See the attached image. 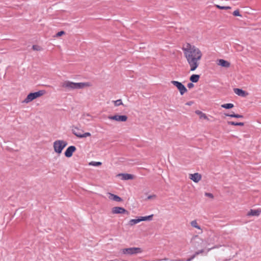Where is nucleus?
<instances>
[{"mask_svg": "<svg viewBox=\"0 0 261 261\" xmlns=\"http://www.w3.org/2000/svg\"><path fill=\"white\" fill-rule=\"evenodd\" d=\"M182 50L190 67V70H195L198 67L199 61L202 56L201 51L198 48L190 43H187L186 47L182 48Z\"/></svg>", "mask_w": 261, "mask_h": 261, "instance_id": "1", "label": "nucleus"}, {"mask_svg": "<svg viewBox=\"0 0 261 261\" xmlns=\"http://www.w3.org/2000/svg\"><path fill=\"white\" fill-rule=\"evenodd\" d=\"M89 86L88 83H74L69 81H66L62 83V87L67 91L81 89Z\"/></svg>", "mask_w": 261, "mask_h": 261, "instance_id": "2", "label": "nucleus"}, {"mask_svg": "<svg viewBox=\"0 0 261 261\" xmlns=\"http://www.w3.org/2000/svg\"><path fill=\"white\" fill-rule=\"evenodd\" d=\"M67 143L66 141L61 140H58L55 141L53 144V147L55 151L60 154L63 149L67 146Z\"/></svg>", "mask_w": 261, "mask_h": 261, "instance_id": "3", "label": "nucleus"}, {"mask_svg": "<svg viewBox=\"0 0 261 261\" xmlns=\"http://www.w3.org/2000/svg\"><path fill=\"white\" fill-rule=\"evenodd\" d=\"M71 131L74 135L80 138H86L91 135L89 132L83 133V130L80 129L78 127L74 125L71 127Z\"/></svg>", "mask_w": 261, "mask_h": 261, "instance_id": "4", "label": "nucleus"}, {"mask_svg": "<svg viewBox=\"0 0 261 261\" xmlns=\"http://www.w3.org/2000/svg\"><path fill=\"white\" fill-rule=\"evenodd\" d=\"M46 93L45 90H39L37 92L29 93L23 102L29 103L34 99L43 95Z\"/></svg>", "mask_w": 261, "mask_h": 261, "instance_id": "5", "label": "nucleus"}, {"mask_svg": "<svg viewBox=\"0 0 261 261\" xmlns=\"http://www.w3.org/2000/svg\"><path fill=\"white\" fill-rule=\"evenodd\" d=\"M120 252L125 255H134L142 252V249L139 247H130L123 248L120 250Z\"/></svg>", "mask_w": 261, "mask_h": 261, "instance_id": "6", "label": "nucleus"}, {"mask_svg": "<svg viewBox=\"0 0 261 261\" xmlns=\"http://www.w3.org/2000/svg\"><path fill=\"white\" fill-rule=\"evenodd\" d=\"M194 246L196 248H198L199 247H205L206 244H210V243H208L207 241H204L202 239L196 236L194 239L193 241Z\"/></svg>", "mask_w": 261, "mask_h": 261, "instance_id": "7", "label": "nucleus"}, {"mask_svg": "<svg viewBox=\"0 0 261 261\" xmlns=\"http://www.w3.org/2000/svg\"><path fill=\"white\" fill-rule=\"evenodd\" d=\"M171 83L177 87L179 91L180 94L182 95L184 93L187 92V89L186 87L180 82L176 81H171Z\"/></svg>", "mask_w": 261, "mask_h": 261, "instance_id": "8", "label": "nucleus"}, {"mask_svg": "<svg viewBox=\"0 0 261 261\" xmlns=\"http://www.w3.org/2000/svg\"><path fill=\"white\" fill-rule=\"evenodd\" d=\"M108 118L110 120H115L118 122H125L127 120V117L126 115H119L118 114L114 116H109Z\"/></svg>", "mask_w": 261, "mask_h": 261, "instance_id": "9", "label": "nucleus"}, {"mask_svg": "<svg viewBox=\"0 0 261 261\" xmlns=\"http://www.w3.org/2000/svg\"><path fill=\"white\" fill-rule=\"evenodd\" d=\"M112 213L114 214H126L129 215V212L122 207L115 206L112 208Z\"/></svg>", "mask_w": 261, "mask_h": 261, "instance_id": "10", "label": "nucleus"}, {"mask_svg": "<svg viewBox=\"0 0 261 261\" xmlns=\"http://www.w3.org/2000/svg\"><path fill=\"white\" fill-rule=\"evenodd\" d=\"M76 150V147L74 146H70L64 152L65 156L67 158L72 156L73 153Z\"/></svg>", "mask_w": 261, "mask_h": 261, "instance_id": "11", "label": "nucleus"}, {"mask_svg": "<svg viewBox=\"0 0 261 261\" xmlns=\"http://www.w3.org/2000/svg\"><path fill=\"white\" fill-rule=\"evenodd\" d=\"M233 91L236 94L243 97H246L248 95V93L247 92L241 89L234 88Z\"/></svg>", "mask_w": 261, "mask_h": 261, "instance_id": "12", "label": "nucleus"}, {"mask_svg": "<svg viewBox=\"0 0 261 261\" xmlns=\"http://www.w3.org/2000/svg\"><path fill=\"white\" fill-rule=\"evenodd\" d=\"M190 178L195 182H198L201 179V175L198 173L190 174Z\"/></svg>", "mask_w": 261, "mask_h": 261, "instance_id": "13", "label": "nucleus"}, {"mask_svg": "<svg viewBox=\"0 0 261 261\" xmlns=\"http://www.w3.org/2000/svg\"><path fill=\"white\" fill-rule=\"evenodd\" d=\"M218 65L223 67L228 68L230 67V64L229 62L223 59H219L218 60Z\"/></svg>", "mask_w": 261, "mask_h": 261, "instance_id": "14", "label": "nucleus"}, {"mask_svg": "<svg viewBox=\"0 0 261 261\" xmlns=\"http://www.w3.org/2000/svg\"><path fill=\"white\" fill-rule=\"evenodd\" d=\"M109 199L112 200L117 201V202H121L123 200L121 197H120L119 196H118L116 195H115L114 194L109 193Z\"/></svg>", "mask_w": 261, "mask_h": 261, "instance_id": "15", "label": "nucleus"}, {"mask_svg": "<svg viewBox=\"0 0 261 261\" xmlns=\"http://www.w3.org/2000/svg\"><path fill=\"white\" fill-rule=\"evenodd\" d=\"M118 176H121L122 180L133 179L134 176L132 174L128 173H120L118 175Z\"/></svg>", "mask_w": 261, "mask_h": 261, "instance_id": "16", "label": "nucleus"}, {"mask_svg": "<svg viewBox=\"0 0 261 261\" xmlns=\"http://www.w3.org/2000/svg\"><path fill=\"white\" fill-rule=\"evenodd\" d=\"M260 211L258 210H251L248 213V216H258L260 214Z\"/></svg>", "mask_w": 261, "mask_h": 261, "instance_id": "17", "label": "nucleus"}, {"mask_svg": "<svg viewBox=\"0 0 261 261\" xmlns=\"http://www.w3.org/2000/svg\"><path fill=\"white\" fill-rule=\"evenodd\" d=\"M200 78V75L198 74H192L190 77V80L192 83H196L198 81L199 79Z\"/></svg>", "mask_w": 261, "mask_h": 261, "instance_id": "18", "label": "nucleus"}, {"mask_svg": "<svg viewBox=\"0 0 261 261\" xmlns=\"http://www.w3.org/2000/svg\"><path fill=\"white\" fill-rule=\"evenodd\" d=\"M141 221V220L140 217H138L137 219H131L129 221V225H130V226H133V225H135L136 224H137V223H139Z\"/></svg>", "mask_w": 261, "mask_h": 261, "instance_id": "19", "label": "nucleus"}, {"mask_svg": "<svg viewBox=\"0 0 261 261\" xmlns=\"http://www.w3.org/2000/svg\"><path fill=\"white\" fill-rule=\"evenodd\" d=\"M195 113L199 115L200 118L208 119L207 117L206 116V115L199 110H196L195 111Z\"/></svg>", "mask_w": 261, "mask_h": 261, "instance_id": "20", "label": "nucleus"}, {"mask_svg": "<svg viewBox=\"0 0 261 261\" xmlns=\"http://www.w3.org/2000/svg\"><path fill=\"white\" fill-rule=\"evenodd\" d=\"M221 107L223 108L226 109H229L232 108L234 106L232 103H225L221 105Z\"/></svg>", "mask_w": 261, "mask_h": 261, "instance_id": "21", "label": "nucleus"}, {"mask_svg": "<svg viewBox=\"0 0 261 261\" xmlns=\"http://www.w3.org/2000/svg\"><path fill=\"white\" fill-rule=\"evenodd\" d=\"M228 124L231 125L236 126H243L244 125L243 122H234L233 121H228Z\"/></svg>", "mask_w": 261, "mask_h": 261, "instance_id": "22", "label": "nucleus"}, {"mask_svg": "<svg viewBox=\"0 0 261 261\" xmlns=\"http://www.w3.org/2000/svg\"><path fill=\"white\" fill-rule=\"evenodd\" d=\"M153 215H151L148 216H145V217H140L141 221H147V220H151L153 217Z\"/></svg>", "mask_w": 261, "mask_h": 261, "instance_id": "23", "label": "nucleus"}, {"mask_svg": "<svg viewBox=\"0 0 261 261\" xmlns=\"http://www.w3.org/2000/svg\"><path fill=\"white\" fill-rule=\"evenodd\" d=\"M191 225L193 227L196 228L198 229H201L200 226L198 225L197 221L196 220H193L191 221Z\"/></svg>", "mask_w": 261, "mask_h": 261, "instance_id": "24", "label": "nucleus"}, {"mask_svg": "<svg viewBox=\"0 0 261 261\" xmlns=\"http://www.w3.org/2000/svg\"><path fill=\"white\" fill-rule=\"evenodd\" d=\"M114 106L115 107L119 106L120 105H123L121 99H118L115 101H113Z\"/></svg>", "mask_w": 261, "mask_h": 261, "instance_id": "25", "label": "nucleus"}, {"mask_svg": "<svg viewBox=\"0 0 261 261\" xmlns=\"http://www.w3.org/2000/svg\"><path fill=\"white\" fill-rule=\"evenodd\" d=\"M89 165H91V166H100L102 163L101 162H91L89 163Z\"/></svg>", "mask_w": 261, "mask_h": 261, "instance_id": "26", "label": "nucleus"}, {"mask_svg": "<svg viewBox=\"0 0 261 261\" xmlns=\"http://www.w3.org/2000/svg\"><path fill=\"white\" fill-rule=\"evenodd\" d=\"M216 6L217 8H218L219 9H222V10H227V9H231V7H229V6H221L218 5H217Z\"/></svg>", "mask_w": 261, "mask_h": 261, "instance_id": "27", "label": "nucleus"}, {"mask_svg": "<svg viewBox=\"0 0 261 261\" xmlns=\"http://www.w3.org/2000/svg\"><path fill=\"white\" fill-rule=\"evenodd\" d=\"M32 48L34 50L40 51L42 49V48L37 45H33L32 46Z\"/></svg>", "mask_w": 261, "mask_h": 261, "instance_id": "28", "label": "nucleus"}, {"mask_svg": "<svg viewBox=\"0 0 261 261\" xmlns=\"http://www.w3.org/2000/svg\"><path fill=\"white\" fill-rule=\"evenodd\" d=\"M233 15L235 16H241L239 10H236L233 12Z\"/></svg>", "mask_w": 261, "mask_h": 261, "instance_id": "29", "label": "nucleus"}, {"mask_svg": "<svg viewBox=\"0 0 261 261\" xmlns=\"http://www.w3.org/2000/svg\"><path fill=\"white\" fill-rule=\"evenodd\" d=\"M65 34V32L64 31H60V32H59L57 34H56V36L57 37H60L62 35H63V34Z\"/></svg>", "mask_w": 261, "mask_h": 261, "instance_id": "30", "label": "nucleus"}, {"mask_svg": "<svg viewBox=\"0 0 261 261\" xmlns=\"http://www.w3.org/2000/svg\"><path fill=\"white\" fill-rule=\"evenodd\" d=\"M205 195L206 196L208 197L211 198H214L213 195L212 193H205Z\"/></svg>", "mask_w": 261, "mask_h": 261, "instance_id": "31", "label": "nucleus"}, {"mask_svg": "<svg viewBox=\"0 0 261 261\" xmlns=\"http://www.w3.org/2000/svg\"><path fill=\"white\" fill-rule=\"evenodd\" d=\"M194 86V85L192 83H189L187 85V87L189 89H191V88H193Z\"/></svg>", "mask_w": 261, "mask_h": 261, "instance_id": "32", "label": "nucleus"}, {"mask_svg": "<svg viewBox=\"0 0 261 261\" xmlns=\"http://www.w3.org/2000/svg\"><path fill=\"white\" fill-rule=\"evenodd\" d=\"M204 252V250L203 249H201V250H200L198 251H196L195 253V255L196 256V255H199V254L200 253H202Z\"/></svg>", "mask_w": 261, "mask_h": 261, "instance_id": "33", "label": "nucleus"}, {"mask_svg": "<svg viewBox=\"0 0 261 261\" xmlns=\"http://www.w3.org/2000/svg\"><path fill=\"white\" fill-rule=\"evenodd\" d=\"M156 197L155 195H149L147 197V200H149L152 199L153 198H155Z\"/></svg>", "mask_w": 261, "mask_h": 261, "instance_id": "34", "label": "nucleus"}, {"mask_svg": "<svg viewBox=\"0 0 261 261\" xmlns=\"http://www.w3.org/2000/svg\"><path fill=\"white\" fill-rule=\"evenodd\" d=\"M225 115L227 116H228V117H234V118L236 117V114H234V113L233 114H225Z\"/></svg>", "mask_w": 261, "mask_h": 261, "instance_id": "35", "label": "nucleus"}, {"mask_svg": "<svg viewBox=\"0 0 261 261\" xmlns=\"http://www.w3.org/2000/svg\"><path fill=\"white\" fill-rule=\"evenodd\" d=\"M196 255H195V254L192 256L190 258H188L187 259V261H191L192 259H193L195 257Z\"/></svg>", "mask_w": 261, "mask_h": 261, "instance_id": "36", "label": "nucleus"}, {"mask_svg": "<svg viewBox=\"0 0 261 261\" xmlns=\"http://www.w3.org/2000/svg\"><path fill=\"white\" fill-rule=\"evenodd\" d=\"M237 118H243V116L239 114H236V117Z\"/></svg>", "mask_w": 261, "mask_h": 261, "instance_id": "37", "label": "nucleus"}, {"mask_svg": "<svg viewBox=\"0 0 261 261\" xmlns=\"http://www.w3.org/2000/svg\"><path fill=\"white\" fill-rule=\"evenodd\" d=\"M193 101H188V102H187L186 103V105H188V106H191V105H192L193 104Z\"/></svg>", "mask_w": 261, "mask_h": 261, "instance_id": "38", "label": "nucleus"}, {"mask_svg": "<svg viewBox=\"0 0 261 261\" xmlns=\"http://www.w3.org/2000/svg\"><path fill=\"white\" fill-rule=\"evenodd\" d=\"M217 248H218V246H214V247H212V248H208V249H207V252L210 251L211 250H212V249H213Z\"/></svg>", "mask_w": 261, "mask_h": 261, "instance_id": "39", "label": "nucleus"}, {"mask_svg": "<svg viewBox=\"0 0 261 261\" xmlns=\"http://www.w3.org/2000/svg\"><path fill=\"white\" fill-rule=\"evenodd\" d=\"M85 116H90L89 114H84V115H83V118H84V117H85Z\"/></svg>", "mask_w": 261, "mask_h": 261, "instance_id": "40", "label": "nucleus"}]
</instances>
